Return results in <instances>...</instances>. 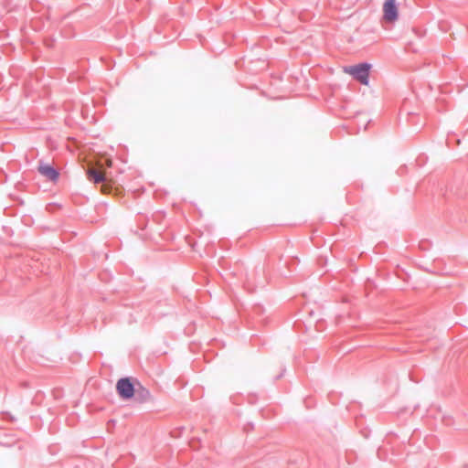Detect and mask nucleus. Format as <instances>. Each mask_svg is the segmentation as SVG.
Segmentation results:
<instances>
[{"label":"nucleus","instance_id":"obj_1","mask_svg":"<svg viewBox=\"0 0 468 468\" xmlns=\"http://www.w3.org/2000/svg\"><path fill=\"white\" fill-rule=\"evenodd\" d=\"M119 397L139 404L153 400L151 392L135 378H119Z\"/></svg>","mask_w":468,"mask_h":468},{"label":"nucleus","instance_id":"obj_2","mask_svg":"<svg viewBox=\"0 0 468 468\" xmlns=\"http://www.w3.org/2000/svg\"><path fill=\"white\" fill-rule=\"evenodd\" d=\"M370 68V64L362 63L356 66L345 67L344 72L352 75L363 85H368V76Z\"/></svg>","mask_w":468,"mask_h":468},{"label":"nucleus","instance_id":"obj_3","mask_svg":"<svg viewBox=\"0 0 468 468\" xmlns=\"http://www.w3.org/2000/svg\"><path fill=\"white\" fill-rule=\"evenodd\" d=\"M97 168L90 167L88 169V177L90 180H93L95 183L104 181V176L105 172L103 171L104 165H106L108 167H111L112 165V160L106 155H101L97 160Z\"/></svg>","mask_w":468,"mask_h":468},{"label":"nucleus","instance_id":"obj_4","mask_svg":"<svg viewBox=\"0 0 468 468\" xmlns=\"http://www.w3.org/2000/svg\"><path fill=\"white\" fill-rule=\"evenodd\" d=\"M383 21L388 24H394L399 16V4L397 0H385L382 6Z\"/></svg>","mask_w":468,"mask_h":468},{"label":"nucleus","instance_id":"obj_5","mask_svg":"<svg viewBox=\"0 0 468 468\" xmlns=\"http://www.w3.org/2000/svg\"><path fill=\"white\" fill-rule=\"evenodd\" d=\"M38 172L48 180L56 182L58 178V172L48 164H40Z\"/></svg>","mask_w":468,"mask_h":468},{"label":"nucleus","instance_id":"obj_6","mask_svg":"<svg viewBox=\"0 0 468 468\" xmlns=\"http://www.w3.org/2000/svg\"><path fill=\"white\" fill-rule=\"evenodd\" d=\"M103 184L101 186V192L104 194H108L112 191V187L109 183H106L105 180L102 181Z\"/></svg>","mask_w":468,"mask_h":468}]
</instances>
